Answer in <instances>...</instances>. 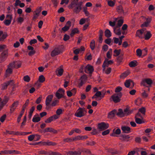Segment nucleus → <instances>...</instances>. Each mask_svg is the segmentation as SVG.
I'll list each match as a JSON object with an SVG mask.
<instances>
[{"label":"nucleus","instance_id":"obj_39","mask_svg":"<svg viewBox=\"0 0 155 155\" xmlns=\"http://www.w3.org/2000/svg\"><path fill=\"white\" fill-rule=\"evenodd\" d=\"M112 50L111 49H109L108 51L107 52V57L109 59H110L111 57V55L112 54Z\"/></svg>","mask_w":155,"mask_h":155},{"label":"nucleus","instance_id":"obj_47","mask_svg":"<svg viewBox=\"0 0 155 155\" xmlns=\"http://www.w3.org/2000/svg\"><path fill=\"white\" fill-rule=\"evenodd\" d=\"M124 112L125 116L131 113L130 111L127 108L124 110Z\"/></svg>","mask_w":155,"mask_h":155},{"label":"nucleus","instance_id":"obj_25","mask_svg":"<svg viewBox=\"0 0 155 155\" xmlns=\"http://www.w3.org/2000/svg\"><path fill=\"white\" fill-rule=\"evenodd\" d=\"M67 95L68 96L70 97L73 94L74 95L76 93V90L75 89H73L71 91H68L66 92Z\"/></svg>","mask_w":155,"mask_h":155},{"label":"nucleus","instance_id":"obj_56","mask_svg":"<svg viewBox=\"0 0 155 155\" xmlns=\"http://www.w3.org/2000/svg\"><path fill=\"white\" fill-rule=\"evenodd\" d=\"M117 10L119 12H123L122 7L121 6H119L117 8Z\"/></svg>","mask_w":155,"mask_h":155},{"label":"nucleus","instance_id":"obj_6","mask_svg":"<svg viewBox=\"0 0 155 155\" xmlns=\"http://www.w3.org/2000/svg\"><path fill=\"white\" fill-rule=\"evenodd\" d=\"M104 97V95L102 94L101 92L97 91L92 97V98H95L97 101L101 100Z\"/></svg>","mask_w":155,"mask_h":155},{"label":"nucleus","instance_id":"obj_15","mask_svg":"<svg viewBox=\"0 0 155 155\" xmlns=\"http://www.w3.org/2000/svg\"><path fill=\"white\" fill-rule=\"evenodd\" d=\"M10 64L13 68H18L21 66V63L20 61H16L11 63Z\"/></svg>","mask_w":155,"mask_h":155},{"label":"nucleus","instance_id":"obj_29","mask_svg":"<svg viewBox=\"0 0 155 155\" xmlns=\"http://www.w3.org/2000/svg\"><path fill=\"white\" fill-rule=\"evenodd\" d=\"M117 115L120 117H122L125 116L124 111L121 109L118 110V112L117 113Z\"/></svg>","mask_w":155,"mask_h":155},{"label":"nucleus","instance_id":"obj_62","mask_svg":"<svg viewBox=\"0 0 155 155\" xmlns=\"http://www.w3.org/2000/svg\"><path fill=\"white\" fill-rule=\"evenodd\" d=\"M35 137V135H31L28 137V140L30 141H32L34 139Z\"/></svg>","mask_w":155,"mask_h":155},{"label":"nucleus","instance_id":"obj_64","mask_svg":"<svg viewBox=\"0 0 155 155\" xmlns=\"http://www.w3.org/2000/svg\"><path fill=\"white\" fill-rule=\"evenodd\" d=\"M111 69L110 68H107V69L105 70V72L107 74H109L111 71Z\"/></svg>","mask_w":155,"mask_h":155},{"label":"nucleus","instance_id":"obj_60","mask_svg":"<svg viewBox=\"0 0 155 155\" xmlns=\"http://www.w3.org/2000/svg\"><path fill=\"white\" fill-rule=\"evenodd\" d=\"M69 2V0H61L60 4L61 5H63L64 4H65L67 5L68 3Z\"/></svg>","mask_w":155,"mask_h":155},{"label":"nucleus","instance_id":"obj_41","mask_svg":"<svg viewBox=\"0 0 155 155\" xmlns=\"http://www.w3.org/2000/svg\"><path fill=\"white\" fill-rule=\"evenodd\" d=\"M63 141L64 142H72V141H74V137H73L72 138H65L63 140Z\"/></svg>","mask_w":155,"mask_h":155},{"label":"nucleus","instance_id":"obj_40","mask_svg":"<svg viewBox=\"0 0 155 155\" xmlns=\"http://www.w3.org/2000/svg\"><path fill=\"white\" fill-rule=\"evenodd\" d=\"M8 100L9 98L6 96H5L4 97L3 101L1 103L5 105L7 103Z\"/></svg>","mask_w":155,"mask_h":155},{"label":"nucleus","instance_id":"obj_54","mask_svg":"<svg viewBox=\"0 0 155 155\" xmlns=\"http://www.w3.org/2000/svg\"><path fill=\"white\" fill-rule=\"evenodd\" d=\"M137 55L139 56L140 57L141 56L142 52L141 50L139 49H137L136 51Z\"/></svg>","mask_w":155,"mask_h":155},{"label":"nucleus","instance_id":"obj_46","mask_svg":"<svg viewBox=\"0 0 155 155\" xmlns=\"http://www.w3.org/2000/svg\"><path fill=\"white\" fill-rule=\"evenodd\" d=\"M81 10V6H77L75 8L74 10V11L76 13L79 12Z\"/></svg>","mask_w":155,"mask_h":155},{"label":"nucleus","instance_id":"obj_2","mask_svg":"<svg viewBox=\"0 0 155 155\" xmlns=\"http://www.w3.org/2000/svg\"><path fill=\"white\" fill-rule=\"evenodd\" d=\"M86 113L85 108H80L77 110L75 115L78 117H81L84 116Z\"/></svg>","mask_w":155,"mask_h":155},{"label":"nucleus","instance_id":"obj_38","mask_svg":"<svg viewBox=\"0 0 155 155\" xmlns=\"http://www.w3.org/2000/svg\"><path fill=\"white\" fill-rule=\"evenodd\" d=\"M105 35L106 37L109 38L111 36V33L109 30L107 29L105 31Z\"/></svg>","mask_w":155,"mask_h":155},{"label":"nucleus","instance_id":"obj_34","mask_svg":"<svg viewBox=\"0 0 155 155\" xmlns=\"http://www.w3.org/2000/svg\"><path fill=\"white\" fill-rule=\"evenodd\" d=\"M79 32V31L78 28H74L71 31L70 35L71 37H73L75 34L78 33Z\"/></svg>","mask_w":155,"mask_h":155},{"label":"nucleus","instance_id":"obj_45","mask_svg":"<svg viewBox=\"0 0 155 155\" xmlns=\"http://www.w3.org/2000/svg\"><path fill=\"white\" fill-rule=\"evenodd\" d=\"M95 47V41L94 40H92L91 42L90 47L91 49L92 50H94Z\"/></svg>","mask_w":155,"mask_h":155},{"label":"nucleus","instance_id":"obj_58","mask_svg":"<svg viewBox=\"0 0 155 155\" xmlns=\"http://www.w3.org/2000/svg\"><path fill=\"white\" fill-rule=\"evenodd\" d=\"M24 80L25 81L28 82L30 80V78L28 75H26L24 77Z\"/></svg>","mask_w":155,"mask_h":155},{"label":"nucleus","instance_id":"obj_24","mask_svg":"<svg viewBox=\"0 0 155 155\" xmlns=\"http://www.w3.org/2000/svg\"><path fill=\"white\" fill-rule=\"evenodd\" d=\"M137 116H140V115L139 113H138L135 117V121L137 124H140L144 122L142 119L137 117Z\"/></svg>","mask_w":155,"mask_h":155},{"label":"nucleus","instance_id":"obj_8","mask_svg":"<svg viewBox=\"0 0 155 155\" xmlns=\"http://www.w3.org/2000/svg\"><path fill=\"white\" fill-rule=\"evenodd\" d=\"M84 71L86 73L90 74L93 72L94 68L92 66L88 64L84 68Z\"/></svg>","mask_w":155,"mask_h":155},{"label":"nucleus","instance_id":"obj_48","mask_svg":"<svg viewBox=\"0 0 155 155\" xmlns=\"http://www.w3.org/2000/svg\"><path fill=\"white\" fill-rule=\"evenodd\" d=\"M83 11L86 16H88L89 15V13L87 11V8L86 7L83 8Z\"/></svg>","mask_w":155,"mask_h":155},{"label":"nucleus","instance_id":"obj_52","mask_svg":"<svg viewBox=\"0 0 155 155\" xmlns=\"http://www.w3.org/2000/svg\"><path fill=\"white\" fill-rule=\"evenodd\" d=\"M15 151H12L11 150L9 151H0V153H2H2H5V154H7V153H13V152H14Z\"/></svg>","mask_w":155,"mask_h":155},{"label":"nucleus","instance_id":"obj_31","mask_svg":"<svg viewBox=\"0 0 155 155\" xmlns=\"http://www.w3.org/2000/svg\"><path fill=\"white\" fill-rule=\"evenodd\" d=\"M53 132L54 133H55L56 132V131L51 127H48L44 129V133L47 132Z\"/></svg>","mask_w":155,"mask_h":155},{"label":"nucleus","instance_id":"obj_14","mask_svg":"<svg viewBox=\"0 0 155 155\" xmlns=\"http://www.w3.org/2000/svg\"><path fill=\"white\" fill-rule=\"evenodd\" d=\"M13 68H14L12 67V66L10 64L8 66V68L6 70L5 74V75L6 77L9 76L12 73V69Z\"/></svg>","mask_w":155,"mask_h":155},{"label":"nucleus","instance_id":"obj_51","mask_svg":"<svg viewBox=\"0 0 155 155\" xmlns=\"http://www.w3.org/2000/svg\"><path fill=\"white\" fill-rule=\"evenodd\" d=\"M12 21L8 19H6L4 21V23L5 25L7 26L10 25L11 24Z\"/></svg>","mask_w":155,"mask_h":155},{"label":"nucleus","instance_id":"obj_5","mask_svg":"<svg viewBox=\"0 0 155 155\" xmlns=\"http://www.w3.org/2000/svg\"><path fill=\"white\" fill-rule=\"evenodd\" d=\"M109 127V124L108 123L103 122L99 124L98 125V128L101 131L107 129Z\"/></svg>","mask_w":155,"mask_h":155},{"label":"nucleus","instance_id":"obj_3","mask_svg":"<svg viewBox=\"0 0 155 155\" xmlns=\"http://www.w3.org/2000/svg\"><path fill=\"white\" fill-rule=\"evenodd\" d=\"M140 19L145 21V22L142 25V26L144 27L148 26L150 23L151 21V18H150L149 17L146 18L143 16H141L140 17Z\"/></svg>","mask_w":155,"mask_h":155},{"label":"nucleus","instance_id":"obj_12","mask_svg":"<svg viewBox=\"0 0 155 155\" xmlns=\"http://www.w3.org/2000/svg\"><path fill=\"white\" fill-rule=\"evenodd\" d=\"M62 52L60 49L58 48H56L54 49L51 52V55L52 57L58 55Z\"/></svg>","mask_w":155,"mask_h":155},{"label":"nucleus","instance_id":"obj_4","mask_svg":"<svg viewBox=\"0 0 155 155\" xmlns=\"http://www.w3.org/2000/svg\"><path fill=\"white\" fill-rule=\"evenodd\" d=\"M8 55L7 50L4 51L1 53L0 55V63H2L5 61Z\"/></svg>","mask_w":155,"mask_h":155},{"label":"nucleus","instance_id":"obj_19","mask_svg":"<svg viewBox=\"0 0 155 155\" xmlns=\"http://www.w3.org/2000/svg\"><path fill=\"white\" fill-rule=\"evenodd\" d=\"M53 97V95L52 94L50 95L47 97L45 101V104L47 106L48 105L50 104Z\"/></svg>","mask_w":155,"mask_h":155},{"label":"nucleus","instance_id":"obj_26","mask_svg":"<svg viewBox=\"0 0 155 155\" xmlns=\"http://www.w3.org/2000/svg\"><path fill=\"white\" fill-rule=\"evenodd\" d=\"M122 130L124 132L126 133H128L130 132V128L128 127L124 126L122 127Z\"/></svg>","mask_w":155,"mask_h":155},{"label":"nucleus","instance_id":"obj_33","mask_svg":"<svg viewBox=\"0 0 155 155\" xmlns=\"http://www.w3.org/2000/svg\"><path fill=\"white\" fill-rule=\"evenodd\" d=\"M114 33L117 35H120L121 34L120 29L118 28L117 27L114 28Z\"/></svg>","mask_w":155,"mask_h":155},{"label":"nucleus","instance_id":"obj_20","mask_svg":"<svg viewBox=\"0 0 155 155\" xmlns=\"http://www.w3.org/2000/svg\"><path fill=\"white\" fill-rule=\"evenodd\" d=\"M152 36V34L149 31H147L145 29L144 34V38L145 40L149 39Z\"/></svg>","mask_w":155,"mask_h":155},{"label":"nucleus","instance_id":"obj_1","mask_svg":"<svg viewBox=\"0 0 155 155\" xmlns=\"http://www.w3.org/2000/svg\"><path fill=\"white\" fill-rule=\"evenodd\" d=\"M122 96V94L121 93L115 94L111 96L110 100H112L115 103L119 102L120 100V98Z\"/></svg>","mask_w":155,"mask_h":155},{"label":"nucleus","instance_id":"obj_43","mask_svg":"<svg viewBox=\"0 0 155 155\" xmlns=\"http://www.w3.org/2000/svg\"><path fill=\"white\" fill-rule=\"evenodd\" d=\"M64 110L62 109H58L56 111V114L58 115L59 116L62 113Z\"/></svg>","mask_w":155,"mask_h":155},{"label":"nucleus","instance_id":"obj_59","mask_svg":"<svg viewBox=\"0 0 155 155\" xmlns=\"http://www.w3.org/2000/svg\"><path fill=\"white\" fill-rule=\"evenodd\" d=\"M28 104L29 100H28L26 101L25 103L23 105L22 108L24 109L25 110L26 107L28 106Z\"/></svg>","mask_w":155,"mask_h":155},{"label":"nucleus","instance_id":"obj_22","mask_svg":"<svg viewBox=\"0 0 155 155\" xmlns=\"http://www.w3.org/2000/svg\"><path fill=\"white\" fill-rule=\"evenodd\" d=\"M87 137L86 136H78L74 137V140H83L87 139Z\"/></svg>","mask_w":155,"mask_h":155},{"label":"nucleus","instance_id":"obj_49","mask_svg":"<svg viewBox=\"0 0 155 155\" xmlns=\"http://www.w3.org/2000/svg\"><path fill=\"white\" fill-rule=\"evenodd\" d=\"M45 78L43 75H41L39 77V81L40 82H43L45 81Z\"/></svg>","mask_w":155,"mask_h":155},{"label":"nucleus","instance_id":"obj_11","mask_svg":"<svg viewBox=\"0 0 155 155\" xmlns=\"http://www.w3.org/2000/svg\"><path fill=\"white\" fill-rule=\"evenodd\" d=\"M71 22L70 21H67L64 26L62 28V30L64 32L68 31L71 26Z\"/></svg>","mask_w":155,"mask_h":155},{"label":"nucleus","instance_id":"obj_50","mask_svg":"<svg viewBox=\"0 0 155 155\" xmlns=\"http://www.w3.org/2000/svg\"><path fill=\"white\" fill-rule=\"evenodd\" d=\"M117 18H115V20L114 21L112 22L111 21H110L109 22V23L110 25L111 26H114L115 25L116 22L117 21Z\"/></svg>","mask_w":155,"mask_h":155},{"label":"nucleus","instance_id":"obj_37","mask_svg":"<svg viewBox=\"0 0 155 155\" xmlns=\"http://www.w3.org/2000/svg\"><path fill=\"white\" fill-rule=\"evenodd\" d=\"M137 63L136 61L134 60L130 62L129 64V65L131 67H135L137 65Z\"/></svg>","mask_w":155,"mask_h":155},{"label":"nucleus","instance_id":"obj_23","mask_svg":"<svg viewBox=\"0 0 155 155\" xmlns=\"http://www.w3.org/2000/svg\"><path fill=\"white\" fill-rule=\"evenodd\" d=\"M117 114L116 110H114L108 113V117L109 118H111L114 117Z\"/></svg>","mask_w":155,"mask_h":155},{"label":"nucleus","instance_id":"obj_30","mask_svg":"<svg viewBox=\"0 0 155 155\" xmlns=\"http://www.w3.org/2000/svg\"><path fill=\"white\" fill-rule=\"evenodd\" d=\"M41 10L37 9L36 11H35V14L34 15L33 19L35 20L38 18V17L39 15V14Z\"/></svg>","mask_w":155,"mask_h":155},{"label":"nucleus","instance_id":"obj_16","mask_svg":"<svg viewBox=\"0 0 155 155\" xmlns=\"http://www.w3.org/2000/svg\"><path fill=\"white\" fill-rule=\"evenodd\" d=\"M113 63V61L112 60H108L107 59L105 60L103 64V70L104 71L105 70V67L106 66L107 67L109 64H112Z\"/></svg>","mask_w":155,"mask_h":155},{"label":"nucleus","instance_id":"obj_10","mask_svg":"<svg viewBox=\"0 0 155 155\" xmlns=\"http://www.w3.org/2000/svg\"><path fill=\"white\" fill-rule=\"evenodd\" d=\"M145 29H143L140 30H138L136 32V36L140 38H143L144 37V34Z\"/></svg>","mask_w":155,"mask_h":155},{"label":"nucleus","instance_id":"obj_27","mask_svg":"<svg viewBox=\"0 0 155 155\" xmlns=\"http://www.w3.org/2000/svg\"><path fill=\"white\" fill-rule=\"evenodd\" d=\"M125 86L127 87H129L132 84L133 85H134V82L131 80H127L124 84Z\"/></svg>","mask_w":155,"mask_h":155},{"label":"nucleus","instance_id":"obj_55","mask_svg":"<svg viewBox=\"0 0 155 155\" xmlns=\"http://www.w3.org/2000/svg\"><path fill=\"white\" fill-rule=\"evenodd\" d=\"M46 145L54 146L56 145V143H53V142H51L50 141H46Z\"/></svg>","mask_w":155,"mask_h":155},{"label":"nucleus","instance_id":"obj_35","mask_svg":"<svg viewBox=\"0 0 155 155\" xmlns=\"http://www.w3.org/2000/svg\"><path fill=\"white\" fill-rule=\"evenodd\" d=\"M57 74L58 76H61L63 72V70L62 68H58L57 70Z\"/></svg>","mask_w":155,"mask_h":155},{"label":"nucleus","instance_id":"obj_61","mask_svg":"<svg viewBox=\"0 0 155 155\" xmlns=\"http://www.w3.org/2000/svg\"><path fill=\"white\" fill-rule=\"evenodd\" d=\"M139 111L142 114H144L145 113V109L144 107H142L139 109Z\"/></svg>","mask_w":155,"mask_h":155},{"label":"nucleus","instance_id":"obj_18","mask_svg":"<svg viewBox=\"0 0 155 155\" xmlns=\"http://www.w3.org/2000/svg\"><path fill=\"white\" fill-rule=\"evenodd\" d=\"M13 84V80H10L4 83L2 85V89L4 90L7 88L8 85L10 84Z\"/></svg>","mask_w":155,"mask_h":155},{"label":"nucleus","instance_id":"obj_13","mask_svg":"<svg viewBox=\"0 0 155 155\" xmlns=\"http://www.w3.org/2000/svg\"><path fill=\"white\" fill-rule=\"evenodd\" d=\"M146 83L148 85H151L153 83V81L150 78H146L142 81L141 84L142 85L145 86Z\"/></svg>","mask_w":155,"mask_h":155},{"label":"nucleus","instance_id":"obj_63","mask_svg":"<svg viewBox=\"0 0 155 155\" xmlns=\"http://www.w3.org/2000/svg\"><path fill=\"white\" fill-rule=\"evenodd\" d=\"M110 131V130L109 129L107 130L103 131L102 132V134L103 135H105L109 134Z\"/></svg>","mask_w":155,"mask_h":155},{"label":"nucleus","instance_id":"obj_53","mask_svg":"<svg viewBox=\"0 0 155 155\" xmlns=\"http://www.w3.org/2000/svg\"><path fill=\"white\" fill-rule=\"evenodd\" d=\"M86 20V19L84 18H81L79 21V24L81 25H83L85 23Z\"/></svg>","mask_w":155,"mask_h":155},{"label":"nucleus","instance_id":"obj_21","mask_svg":"<svg viewBox=\"0 0 155 155\" xmlns=\"http://www.w3.org/2000/svg\"><path fill=\"white\" fill-rule=\"evenodd\" d=\"M18 102L17 101L14 102L10 107V112L11 113H13L15 110L18 105Z\"/></svg>","mask_w":155,"mask_h":155},{"label":"nucleus","instance_id":"obj_28","mask_svg":"<svg viewBox=\"0 0 155 155\" xmlns=\"http://www.w3.org/2000/svg\"><path fill=\"white\" fill-rule=\"evenodd\" d=\"M41 118L38 114L35 115L33 118L32 121L34 122H38L40 120Z\"/></svg>","mask_w":155,"mask_h":155},{"label":"nucleus","instance_id":"obj_9","mask_svg":"<svg viewBox=\"0 0 155 155\" xmlns=\"http://www.w3.org/2000/svg\"><path fill=\"white\" fill-rule=\"evenodd\" d=\"M87 78V77L86 75H84L81 77L78 85L79 87L82 86L85 83Z\"/></svg>","mask_w":155,"mask_h":155},{"label":"nucleus","instance_id":"obj_7","mask_svg":"<svg viewBox=\"0 0 155 155\" xmlns=\"http://www.w3.org/2000/svg\"><path fill=\"white\" fill-rule=\"evenodd\" d=\"M64 90L63 89H59L56 92V96L58 99H60L64 96Z\"/></svg>","mask_w":155,"mask_h":155},{"label":"nucleus","instance_id":"obj_32","mask_svg":"<svg viewBox=\"0 0 155 155\" xmlns=\"http://www.w3.org/2000/svg\"><path fill=\"white\" fill-rule=\"evenodd\" d=\"M130 73V72L129 71H127L121 74L120 76V77L122 78H124L127 76Z\"/></svg>","mask_w":155,"mask_h":155},{"label":"nucleus","instance_id":"obj_17","mask_svg":"<svg viewBox=\"0 0 155 155\" xmlns=\"http://www.w3.org/2000/svg\"><path fill=\"white\" fill-rule=\"evenodd\" d=\"M121 133V130L119 128L117 129H114L113 130V133L111 134L110 136L113 137H117V135L120 134Z\"/></svg>","mask_w":155,"mask_h":155},{"label":"nucleus","instance_id":"obj_44","mask_svg":"<svg viewBox=\"0 0 155 155\" xmlns=\"http://www.w3.org/2000/svg\"><path fill=\"white\" fill-rule=\"evenodd\" d=\"M120 50H115L114 51V56H117L119 55L120 54Z\"/></svg>","mask_w":155,"mask_h":155},{"label":"nucleus","instance_id":"obj_36","mask_svg":"<svg viewBox=\"0 0 155 155\" xmlns=\"http://www.w3.org/2000/svg\"><path fill=\"white\" fill-rule=\"evenodd\" d=\"M115 3V0L114 1H111V0H108L107 1V3L108 5L110 7H113Z\"/></svg>","mask_w":155,"mask_h":155},{"label":"nucleus","instance_id":"obj_42","mask_svg":"<svg viewBox=\"0 0 155 155\" xmlns=\"http://www.w3.org/2000/svg\"><path fill=\"white\" fill-rule=\"evenodd\" d=\"M117 20V25L119 27H120L122 25L124 21L122 19H118Z\"/></svg>","mask_w":155,"mask_h":155},{"label":"nucleus","instance_id":"obj_57","mask_svg":"<svg viewBox=\"0 0 155 155\" xmlns=\"http://www.w3.org/2000/svg\"><path fill=\"white\" fill-rule=\"evenodd\" d=\"M17 20L18 22L21 24L23 22L24 19L23 18L21 17H19L17 18Z\"/></svg>","mask_w":155,"mask_h":155}]
</instances>
